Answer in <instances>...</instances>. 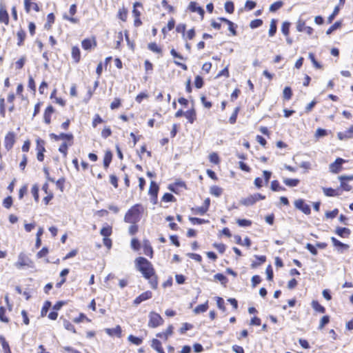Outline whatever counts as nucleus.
Returning <instances> with one entry per match:
<instances>
[{"label":"nucleus","instance_id":"f257e3e1","mask_svg":"<svg viewBox=\"0 0 353 353\" xmlns=\"http://www.w3.org/2000/svg\"><path fill=\"white\" fill-rule=\"evenodd\" d=\"M135 263L137 270L141 272L144 278L149 281L151 288L156 289L158 286V281L152 264L144 257H138Z\"/></svg>","mask_w":353,"mask_h":353},{"label":"nucleus","instance_id":"f03ea898","mask_svg":"<svg viewBox=\"0 0 353 353\" xmlns=\"http://www.w3.org/2000/svg\"><path fill=\"white\" fill-rule=\"evenodd\" d=\"M143 210V208L140 205H134L126 212L124 221L131 224L137 223L141 219Z\"/></svg>","mask_w":353,"mask_h":353},{"label":"nucleus","instance_id":"7ed1b4c3","mask_svg":"<svg viewBox=\"0 0 353 353\" xmlns=\"http://www.w3.org/2000/svg\"><path fill=\"white\" fill-rule=\"evenodd\" d=\"M14 265L18 269H22L24 267L33 268L34 263L25 253L21 252L18 255L17 261Z\"/></svg>","mask_w":353,"mask_h":353},{"label":"nucleus","instance_id":"20e7f679","mask_svg":"<svg viewBox=\"0 0 353 353\" xmlns=\"http://www.w3.org/2000/svg\"><path fill=\"white\" fill-rule=\"evenodd\" d=\"M163 323V319L157 312H150L149 314L148 326L150 327H157Z\"/></svg>","mask_w":353,"mask_h":353},{"label":"nucleus","instance_id":"39448f33","mask_svg":"<svg viewBox=\"0 0 353 353\" xmlns=\"http://www.w3.org/2000/svg\"><path fill=\"white\" fill-rule=\"evenodd\" d=\"M265 199V196L262 195L261 194L259 193H256L243 199L241 201V203L244 205L250 206L254 204L257 201L263 200Z\"/></svg>","mask_w":353,"mask_h":353},{"label":"nucleus","instance_id":"423d86ee","mask_svg":"<svg viewBox=\"0 0 353 353\" xmlns=\"http://www.w3.org/2000/svg\"><path fill=\"white\" fill-rule=\"evenodd\" d=\"M294 206L296 209L301 210L305 214H310L311 213L310 207L306 204L302 199L296 200L294 201Z\"/></svg>","mask_w":353,"mask_h":353},{"label":"nucleus","instance_id":"0eeeda50","mask_svg":"<svg viewBox=\"0 0 353 353\" xmlns=\"http://www.w3.org/2000/svg\"><path fill=\"white\" fill-rule=\"evenodd\" d=\"M331 241L332 242L334 247L336 248L338 252L343 253L344 252L347 251L350 248L349 245L341 242L335 237H331Z\"/></svg>","mask_w":353,"mask_h":353},{"label":"nucleus","instance_id":"6e6552de","mask_svg":"<svg viewBox=\"0 0 353 353\" xmlns=\"http://www.w3.org/2000/svg\"><path fill=\"white\" fill-rule=\"evenodd\" d=\"M345 160L341 158H338L336 161L330 165V171L332 173H338L341 170L342 165Z\"/></svg>","mask_w":353,"mask_h":353},{"label":"nucleus","instance_id":"1a4fd4ad","mask_svg":"<svg viewBox=\"0 0 353 353\" xmlns=\"http://www.w3.org/2000/svg\"><path fill=\"white\" fill-rule=\"evenodd\" d=\"M14 142H15L14 134L12 132H8L6 134V136L5 137V140H4L5 148L8 150H10L12 148Z\"/></svg>","mask_w":353,"mask_h":353},{"label":"nucleus","instance_id":"9d476101","mask_svg":"<svg viewBox=\"0 0 353 353\" xmlns=\"http://www.w3.org/2000/svg\"><path fill=\"white\" fill-rule=\"evenodd\" d=\"M337 137L339 140L343 141L353 138V125L345 132H339L337 133Z\"/></svg>","mask_w":353,"mask_h":353},{"label":"nucleus","instance_id":"9b49d317","mask_svg":"<svg viewBox=\"0 0 353 353\" xmlns=\"http://www.w3.org/2000/svg\"><path fill=\"white\" fill-rule=\"evenodd\" d=\"M152 296V292L150 291H146L142 294H141L139 296H137L134 300V304L135 305H139L140 304L141 302L144 301H146V300H148L150 299H151Z\"/></svg>","mask_w":353,"mask_h":353},{"label":"nucleus","instance_id":"f8f14e48","mask_svg":"<svg viewBox=\"0 0 353 353\" xmlns=\"http://www.w3.org/2000/svg\"><path fill=\"white\" fill-rule=\"evenodd\" d=\"M50 137L51 139H53L55 141H59L60 139H63V140H67L68 141H72L73 139V135L72 134L61 133L60 134L57 135L56 134L51 133L50 134Z\"/></svg>","mask_w":353,"mask_h":353},{"label":"nucleus","instance_id":"ddd939ff","mask_svg":"<svg viewBox=\"0 0 353 353\" xmlns=\"http://www.w3.org/2000/svg\"><path fill=\"white\" fill-rule=\"evenodd\" d=\"M104 331L110 336H117L121 337V328L119 325H117L114 328H105Z\"/></svg>","mask_w":353,"mask_h":353},{"label":"nucleus","instance_id":"4468645a","mask_svg":"<svg viewBox=\"0 0 353 353\" xmlns=\"http://www.w3.org/2000/svg\"><path fill=\"white\" fill-rule=\"evenodd\" d=\"M335 233L341 238H348L351 231L347 228L337 227L335 230Z\"/></svg>","mask_w":353,"mask_h":353},{"label":"nucleus","instance_id":"2eb2a0df","mask_svg":"<svg viewBox=\"0 0 353 353\" xmlns=\"http://www.w3.org/2000/svg\"><path fill=\"white\" fill-rule=\"evenodd\" d=\"M188 8L191 12H198L202 18L203 17L205 13L204 10L201 7L198 6L196 3L194 1L190 2Z\"/></svg>","mask_w":353,"mask_h":353},{"label":"nucleus","instance_id":"dca6fc26","mask_svg":"<svg viewBox=\"0 0 353 353\" xmlns=\"http://www.w3.org/2000/svg\"><path fill=\"white\" fill-rule=\"evenodd\" d=\"M24 7L27 13L30 12L31 7L36 11H39V7L37 3H33L31 0H24Z\"/></svg>","mask_w":353,"mask_h":353},{"label":"nucleus","instance_id":"f3484780","mask_svg":"<svg viewBox=\"0 0 353 353\" xmlns=\"http://www.w3.org/2000/svg\"><path fill=\"white\" fill-rule=\"evenodd\" d=\"M54 112V108L52 105H49L45 110L44 112V121L46 123L49 124L51 120V116Z\"/></svg>","mask_w":353,"mask_h":353},{"label":"nucleus","instance_id":"a211bd4d","mask_svg":"<svg viewBox=\"0 0 353 353\" xmlns=\"http://www.w3.org/2000/svg\"><path fill=\"white\" fill-rule=\"evenodd\" d=\"M172 332H173V326L170 325L166 329L165 332L158 333L157 334V336L159 337L161 339H164L165 340H167L168 338L172 334Z\"/></svg>","mask_w":353,"mask_h":353},{"label":"nucleus","instance_id":"6ab92c4d","mask_svg":"<svg viewBox=\"0 0 353 353\" xmlns=\"http://www.w3.org/2000/svg\"><path fill=\"white\" fill-rule=\"evenodd\" d=\"M159 191V186L154 181H151L150 188H149V194L152 197H157Z\"/></svg>","mask_w":353,"mask_h":353},{"label":"nucleus","instance_id":"aec40b11","mask_svg":"<svg viewBox=\"0 0 353 353\" xmlns=\"http://www.w3.org/2000/svg\"><path fill=\"white\" fill-rule=\"evenodd\" d=\"M185 117L188 120L190 123H193L196 119V112L194 109L188 110L184 113Z\"/></svg>","mask_w":353,"mask_h":353},{"label":"nucleus","instance_id":"412c9836","mask_svg":"<svg viewBox=\"0 0 353 353\" xmlns=\"http://www.w3.org/2000/svg\"><path fill=\"white\" fill-rule=\"evenodd\" d=\"M82 48L84 50H90L92 45L96 46V41L94 39H85L81 42Z\"/></svg>","mask_w":353,"mask_h":353},{"label":"nucleus","instance_id":"4be33fe9","mask_svg":"<svg viewBox=\"0 0 353 353\" xmlns=\"http://www.w3.org/2000/svg\"><path fill=\"white\" fill-rule=\"evenodd\" d=\"M72 57L75 63H78L80 61L81 52L77 46H73L72 48Z\"/></svg>","mask_w":353,"mask_h":353},{"label":"nucleus","instance_id":"5701e85b","mask_svg":"<svg viewBox=\"0 0 353 353\" xmlns=\"http://www.w3.org/2000/svg\"><path fill=\"white\" fill-rule=\"evenodd\" d=\"M152 347L157 350L159 353H165L161 346V343L158 339H154L152 341Z\"/></svg>","mask_w":353,"mask_h":353},{"label":"nucleus","instance_id":"b1692460","mask_svg":"<svg viewBox=\"0 0 353 353\" xmlns=\"http://www.w3.org/2000/svg\"><path fill=\"white\" fill-rule=\"evenodd\" d=\"M208 309V301H207L205 303L199 305L194 309V312L195 314H200L205 312Z\"/></svg>","mask_w":353,"mask_h":353},{"label":"nucleus","instance_id":"393cba45","mask_svg":"<svg viewBox=\"0 0 353 353\" xmlns=\"http://www.w3.org/2000/svg\"><path fill=\"white\" fill-rule=\"evenodd\" d=\"M9 21V17L7 11L3 8H0V22L8 24Z\"/></svg>","mask_w":353,"mask_h":353},{"label":"nucleus","instance_id":"a878e982","mask_svg":"<svg viewBox=\"0 0 353 353\" xmlns=\"http://www.w3.org/2000/svg\"><path fill=\"white\" fill-rule=\"evenodd\" d=\"M270 188L274 192L285 191V188L281 186L279 181L276 180L272 181Z\"/></svg>","mask_w":353,"mask_h":353},{"label":"nucleus","instance_id":"bb28decb","mask_svg":"<svg viewBox=\"0 0 353 353\" xmlns=\"http://www.w3.org/2000/svg\"><path fill=\"white\" fill-rule=\"evenodd\" d=\"M210 192L211 194L219 197L223 192V189L217 185H213L210 188Z\"/></svg>","mask_w":353,"mask_h":353},{"label":"nucleus","instance_id":"cd10ccee","mask_svg":"<svg viewBox=\"0 0 353 353\" xmlns=\"http://www.w3.org/2000/svg\"><path fill=\"white\" fill-rule=\"evenodd\" d=\"M283 183L289 187H296L299 183V180L296 179H284Z\"/></svg>","mask_w":353,"mask_h":353},{"label":"nucleus","instance_id":"c85d7f7f","mask_svg":"<svg viewBox=\"0 0 353 353\" xmlns=\"http://www.w3.org/2000/svg\"><path fill=\"white\" fill-rule=\"evenodd\" d=\"M112 158V152L110 151H108L105 152L103 158V165L105 168H108Z\"/></svg>","mask_w":353,"mask_h":353},{"label":"nucleus","instance_id":"c756f323","mask_svg":"<svg viewBox=\"0 0 353 353\" xmlns=\"http://www.w3.org/2000/svg\"><path fill=\"white\" fill-rule=\"evenodd\" d=\"M100 234L103 236L104 238L110 236L112 234V227L108 225L103 227L100 231Z\"/></svg>","mask_w":353,"mask_h":353},{"label":"nucleus","instance_id":"7c9ffc66","mask_svg":"<svg viewBox=\"0 0 353 353\" xmlns=\"http://www.w3.org/2000/svg\"><path fill=\"white\" fill-rule=\"evenodd\" d=\"M312 306L314 310L319 312L320 313H325V309L323 306L319 304V303L316 301H313L312 302Z\"/></svg>","mask_w":353,"mask_h":353},{"label":"nucleus","instance_id":"2f4dec72","mask_svg":"<svg viewBox=\"0 0 353 353\" xmlns=\"http://www.w3.org/2000/svg\"><path fill=\"white\" fill-rule=\"evenodd\" d=\"M283 5V3L282 1H278L272 3L270 6V12H274L277 11L279 9H280Z\"/></svg>","mask_w":353,"mask_h":353},{"label":"nucleus","instance_id":"473e14b6","mask_svg":"<svg viewBox=\"0 0 353 353\" xmlns=\"http://www.w3.org/2000/svg\"><path fill=\"white\" fill-rule=\"evenodd\" d=\"M323 190L324 194L327 196H334L338 195L336 190L331 188H323Z\"/></svg>","mask_w":353,"mask_h":353},{"label":"nucleus","instance_id":"72a5a7b5","mask_svg":"<svg viewBox=\"0 0 353 353\" xmlns=\"http://www.w3.org/2000/svg\"><path fill=\"white\" fill-rule=\"evenodd\" d=\"M148 49L156 53L161 52V48L156 43H150L148 44Z\"/></svg>","mask_w":353,"mask_h":353},{"label":"nucleus","instance_id":"f704fd0d","mask_svg":"<svg viewBox=\"0 0 353 353\" xmlns=\"http://www.w3.org/2000/svg\"><path fill=\"white\" fill-rule=\"evenodd\" d=\"M276 32V21L272 19L270 26V30H269V36L273 37Z\"/></svg>","mask_w":353,"mask_h":353},{"label":"nucleus","instance_id":"c9c22d12","mask_svg":"<svg viewBox=\"0 0 353 353\" xmlns=\"http://www.w3.org/2000/svg\"><path fill=\"white\" fill-rule=\"evenodd\" d=\"M309 59L311 60L314 67L317 69H321L322 68V65L316 60L313 53H309Z\"/></svg>","mask_w":353,"mask_h":353},{"label":"nucleus","instance_id":"e433bc0d","mask_svg":"<svg viewBox=\"0 0 353 353\" xmlns=\"http://www.w3.org/2000/svg\"><path fill=\"white\" fill-rule=\"evenodd\" d=\"M290 26V23L288 21H285L282 24L281 31L283 34H285V36H288L289 34Z\"/></svg>","mask_w":353,"mask_h":353},{"label":"nucleus","instance_id":"4c0bfd02","mask_svg":"<svg viewBox=\"0 0 353 353\" xmlns=\"http://www.w3.org/2000/svg\"><path fill=\"white\" fill-rule=\"evenodd\" d=\"M190 221L192 222V223H193L194 225L195 224H203V223H207L209 222L208 220L196 218V217H190Z\"/></svg>","mask_w":353,"mask_h":353},{"label":"nucleus","instance_id":"58836bf2","mask_svg":"<svg viewBox=\"0 0 353 353\" xmlns=\"http://www.w3.org/2000/svg\"><path fill=\"white\" fill-rule=\"evenodd\" d=\"M292 95V90L290 87H285L283 90V97L286 100L291 99Z\"/></svg>","mask_w":353,"mask_h":353},{"label":"nucleus","instance_id":"ea45409f","mask_svg":"<svg viewBox=\"0 0 353 353\" xmlns=\"http://www.w3.org/2000/svg\"><path fill=\"white\" fill-rule=\"evenodd\" d=\"M214 279L220 281L222 284H225L228 281V279L223 274L218 273L214 275Z\"/></svg>","mask_w":353,"mask_h":353},{"label":"nucleus","instance_id":"a19ab883","mask_svg":"<svg viewBox=\"0 0 353 353\" xmlns=\"http://www.w3.org/2000/svg\"><path fill=\"white\" fill-rule=\"evenodd\" d=\"M128 340H129L131 343H134V344H135V345H141V343H142V339H140V338H139V337H137V336H133V335H130V336H128Z\"/></svg>","mask_w":353,"mask_h":353},{"label":"nucleus","instance_id":"79ce46f5","mask_svg":"<svg viewBox=\"0 0 353 353\" xmlns=\"http://www.w3.org/2000/svg\"><path fill=\"white\" fill-rule=\"evenodd\" d=\"M239 111V108L236 107L234 109V110L233 113L232 114L231 117H230L229 121H230V123L231 124H234L236 122Z\"/></svg>","mask_w":353,"mask_h":353},{"label":"nucleus","instance_id":"37998d69","mask_svg":"<svg viewBox=\"0 0 353 353\" xmlns=\"http://www.w3.org/2000/svg\"><path fill=\"white\" fill-rule=\"evenodd\" d=\"M51 306V303L50 301H46L41 312V314L42 316H44L46 315L49 308Z\"/></svg>","mask_w":353,"mask_h":353},{"label":"nucleus","instance_id":"c03bdc74","mask_svg":"<svg viewBox=\"0 0 353 353\" xmlns=\"http://www.w3.org/2000/svg\"><path fill=\"white\" fill-rule=\"evenodd\" d=\"M6 309L4 307H0V321L4 323L9 321L8 319L5 316Z\"/></svg>","mask_w":353,"mask_h":353},{"label":"nucleus","instance_id":"a18cd8bd","mask_svg":"<svg viewBox=\"0 0 353 353\" xmlns=\"http://www.w3.org/2000/svg\"><path fill=\"white\" fill-rule=\"evenodd\" d=\"M209 159L210 162L214 164H218L219 163V157L215 152H212L210 154Z\"/></svg>","mask_w":353,"mask_h":353},{"label":"nucleus","instance_id":"49530a36","mask_svg":"<svg viewBox=\"0 0 353 353\" xmlns=\"http://www.w3.org/2000/svg\"><path fill=\"white\" fill-rule=\"evenodd\" d=\"M225 11L228 13H232L234 10V3L232 1H227L225 3Z\"/></svg>","mask_w":353,"mask_h":353},{"label":"nucleus","instance_id":"de8ad7c7","mask_svg":"<svg viewBox=\"0 0 353 353\" xmlns=\"http://www.w3.org/2000/svg\"><path fill=\"white\" fill-rule=\"evenodd\" d=\"M263 23V21L261 19H254L250 22V26L251 28H256L260 27Z\"/></svg>","mask_w":353,"mask_h":353},{"label":"nucleus","instance_id":"09e8293b","mask_svg":"<svg viewBox=\"0 0 353 353\" xmlns=\"http://www.w3.org/2000/svg\"><path fill=\"white\" fill-rule=\"evenodd\" d=\"M236 223L241 227H247L252 224V221L247 219H238Z\"/></svg>","mask_w":353,"mask_h":353},{"label":"nucleus","instance_id":"8fccbe9b","mask_svg":"<svg viewBox=\"0 0 353 353\" xmlns=\"http://www.w3.org/2000/svg\"><path fill=\"white\" fill-rule=\"evenodd\" d=\"M194 84L196 88H201L203 85V81L202 77L197 75L195 77Z\"/></svg>","mask_w":353,"mask_h":353},{"label":"nucleus","instance_id":"3c124183","mask_svg":"<svg viewBox=\"0 0 353 353\" xmlns=\"http://www.w3.org/2000/svg\"><path fill=\"white\" fill-rule=\"evenodd\" d=\"M330 321V318L328 316H324L321 318L320 324L319 326V329L321 330L323 328V327L327 324Z\"/></svg>","mask_w":353,"mask_h":353},{"label":"nucleus","instance_id":"603ef678","mask_svg":"<svg viewBox=\"0 0 353 353\" xmlns=\"http://www.w3.org/2000/svg\"><path fill=\"white\" fill-rule=\"evenodd\" d=\"M68 148V145L65 142L63 143L59 148V151L62 153L65 157L67 156Z\"/></svg>","mask_w":353,"mask_h":353},{"label":"nucleus","instance_id":"864d4df0","mask_svg":"<svg viewBox=\"0 0 353 353\" xmlns=\"http://www.w3.org/2000/svg\"><path fill=\"white\" fill-rule=\"evenodd\" d=\"M338 213H339V210L334 209L332 211L326 212L325 216L327 219H334V217H336L337 216Z\"/></svg>","mask_w":353,"mask_h":353},{"label":"nucleus","instance_id":"5fc2aeb1","mask_svg":"<svg viewBox=\"0 0 353 353\" xmlns=\"http://www.w3.org/2000/svg\"><path fill=\"white\" fill-rule=\"evenodd\" d=\"M63 326L66 330L72 331L74 333L76 332L74 325L70 321L65 320L63 322Z\"/></svg>","mask_w":353,"mask_h":353},{"label":"nucleus","instance_id":"6e6d98bb","mask_svg":"<svg viewBox=\"0 0 353 353\" xmlns=\"http://www.w3.org/2000/svg\"><path fill=\"white\" fill-rule=\"evenodd\" d=\"M185 29H186V26L185 24H183V23H180L179 24L176 28V32H181L182 34H183V37L185 39Z\"/></svg>","mask_w":353,"mask_h":353},{"label":"nucleus","instance_id":"4d7b16f0","mask_svg":"<svg viewBox=\"0 0 353 353\" xmlns=\"http://www.w3.org/2000/svg\"><path fill=\"white\" fill-rule=\"evenodd\" d=\"M103 121L101 117L98 114H97L94 115V118L92 121V126L96 128L98 124L103 123Z\"/></svg>","mask_w":353,"mask_h":353},{"label":"nucleus","instance_id":"13d9d810","mask_svg":"<svg viewBox=\"0 0 353 353\" xmlns=\"http://www.w3.org/2000/svg\"><path fill=\"white\" fill-rule=\"evenodd\" d=\"M12 204V199L11 196L6 197L3 201V205L6 208H10Z\"/></svg>","mask_w":353,"mask_h":353},{"label":"nucleus","instance_id":"bf43d9fd","mask_svg":"<svg viewBox=\"0 0 353 353\" xmlns=\"http://www.w3.org/2000/svg\"><path fill=\"white\" fill-rule=\"evenodd\" d=\"M327 135V131L322 128H318L315 133L316 138H321Z\"/></svg>","mask_w":353,"mask_h":353},{"label":"nucleus","instance_id":"052dcab7","mask_svg":"<svg viewBox=\"0 0 353 353\" xmlns=\"http://www.w3.org/2000/svg\"><path fill=\"white\" fill-rule=\"evenodd\" d=\"M216 304L217 307L221 310L222 311L225 310V305H224V300L221 297L216 298Z\"/></svg>","mask_w":353,"mask_h":353},{"label":"nucleus","instance_id":"680f3d73","mask_svg":"<svg viewBox=\"0 0 353 353\" xmlns=\"http://www.w3.org/2000/svg\"><path fill=\"white\" fill-rule=\"evenodd\" d=\"M192 328V325L190 323H185L183 324L182 327L180 328V333L184 334L187 330H189Z\"/></svg>","mask_w":353,"mask_h":353},{"label":"nucleus","instance_id":"e2e57ef3","mask_svg":"<svg viewBox=\"0 0 353 353\" xmlns=\"http://www.w3.org/2000/svg\"><path fill=\"white\" fill-rule=\"evenodd\" d=\"M174 200V196L170 193H165L163 197L162 201L165 202H170Z\"/></svg>","mask_w":353,"mask_h":353},{"label":"nucleus","instance_id":"0e129e2a","mask_svg":"<svg viewBox=\"0 0 353 353\" xmlns=\"http://www.w3.org/2000/svg\"><path fill=\"white\" fill-rule=\"evenodd\" d=\"M37 149L38 152H44L46 150L45 148L43 146L44 141L43 140L38 139L37 141Z\"/></svg>","mask_w":353,"mask_h":353},{"label":"nucleus","instance_id":"69168bd1","mask_svg":"<svg viewBox=\"0 0 353 353\" xmlns=\"http://www.w3.org/2000/svg\"><path fill=\"white\" fill-rule=\"evenodd\" d=\"M121 105V100L118 98H115L110 104V108L114 110L118 108Z\"/></svg>","mask_w":353,"mask_h":353},{"label":"nucleus","instance_id":"338daca9","mask_svg":"<svg viewBox=\"0 0 353 353\" xmlns=\"http://www.w3.org/2000/svg\"><path fill=\"white\" fill-rule=\"evenodd\" d=\"M252 287H256L261 281V277L258 275H254L252 277Z\"/></svg>","mask_w":353,"mask_h":353},{"label":"nucleus","instance_id":"774afa93","mask_svg":"<svg viewBox=\"0 0 353 353\" xmlns=\"http://www.w3.org/2000/svg\"><path fill=\"white\" fill-rule=\"evenodd\" d=\"M255 6H256V3L253 1L248 0L245 2V7L248 10H252V9H254L255 8Z\"/></svg>","mask_w":353,"mask_h":353}]
</instances>
